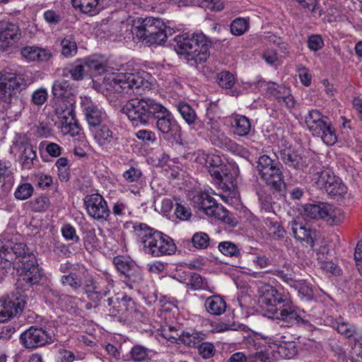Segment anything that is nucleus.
<instances>
[{
	"label": "nucleus",
	"mask_w": 362,
	"mask_h": 362,
	"mask_svg": "<svg viewBox=\"0 0 362 362\" xmlns=\"http://www.w3.org/2000/svg\"><path fill=\"white\" fill-rule=\"evenodd\" d=\"M83 59L89 75L96 76L105 72L103 86L107 90L130 96L133 93L143 94L150 90L152 86V83L150 81L151 76L146 71L136 73L107 71L106 59L99 54H93Z\"/></svg>",
	"instance_id": "obj_1"
},
{
	"label": "nucleus",
	"mask_w": 362,
	"mask_h": 362,
	"mask_svg": "<svg viewBox=\"0 0 362 362\" xmlns=\"http://www.w3.org/2000/svg\"><path fill=\"white\" fill-rule=\"evenodd\" d=\"M17 236L0 240V269H6L12 265L19 275L18 287L27 289L37 284L42 276L35 256L25 252V245L17 242Z\"/></svg>",
	"instance_id": "obj_2"
},
{
	"label": "nucleus",
	"mask_w": 362,
	"mask_h": 362,
	"mask_svg": "<svg viewBox=\"0 0 362 362\" xmlns=\"http://www.w3.org/2000/svg\"><path fill=\"white\" fill-rule=\"evenodd\" d=\"M258 302L270 319L284 322L288 326L304 322L305 313L294 305L290 297L269 284L258 288Z\"/></svg>",
	"instance_id": "obj_3"
},
{
	"label": "nucleus",
	"mask_w": 362,
	"mask_h": 362,
	"mask_svg": "<svg viewBox=\"0 0 362 362\" xmlns=\"http://www.w3.org/2000/svg\"><path fill=\"white\" fill-rule=\"evenodd\" d=\"M140 247L145 254L154 257L170 255L175 252L176 245L168 235L150 228L144 223L135 227Z\"/></svg>",
	"instance_id": "obj_4"
},
{
	"label": "nucleus",
	"mask_w": 362,
	"mask_h": 362,
	"mask_svg": "<svg viewBox=\"0 0 362 362\" xmlns=\"http://www.w3.org/2000/svg\"><path fill=\"white\" fill-rule=\"evenodd\" d=\"M160 25L162 21L158 18L149 17L142 19L130 16L121 24L120 37L127 42L132 40L146 43L149 35L153 34V27Z\"/></svg>",
	"instance_id": "obj_5"
},
{
	"label": "nucleus",
	"mask_w": 362,
	"mask_h": 362,
	"mask_svg": "<svg viewBox=\"0 0 362 362\" xmlns=\"http://www.w3.org/2000/svg\"><path fill=\"white\" fill-rule=\"evenodd\" d=\"M160 104L151 98L132 99L125 104L122 111L136 125H146L150 119L156 115Z\"/></svg>",
	"instance_id": "obj_6"
},
{
	"label": "nucleus",
	"mask_w": 362,
	"mask_h": 362,
	"mask_svg": "<svg viewBox=\"0 0 362 362\" xmlns=\"http://www.w3.org/2000/svg\"><path fill=\"white\" fill-rule=\"evenodd\" d=\"M25 86V81L22 74L8 71L0 72V101L11 104L13 100L18 112H20L23 107V103L16 95Z\"/></svg>",
	"instance_id": "obj_7"
},
{
	"label": "nucleus",
	"mask_w": 362,
	"mask_h": 362,
	"mask_svg": "<svg viewBox=\"0 0 362 362\" xmlns=\"http://www.w3.org/2000/svg\"><path fill=\"white\" fill-rule=\"evenodd\" d=\"M307 129L314 136L320 137L323 143L332 146L337 142L335 129L329 119L318 110H310L305 116Z\"/></svg>",
	"instance_id": "obj_8"
},
{
	"label": "nucleus",
	"mask_w": 362,
	"mask_h": 362,
	"mask_svg": "<svg viewBox=\"0 0 362 362\" xmlns=\"http://www.w3.org/2000/svg\"><path fill=\"white\" fill-rule=\"evenodd\" d=\"M244 89L247 91H262L275 97L281 105L291 109L294 107L296 101L291 93V90L284 86H278L272 82H267L264 80H258L256 82H246L244 83Z\"/></svg>",
	"instance_id": "obj_9"
},
{
	"label": "nucleus",
	"mask_w": 362,
	"mask_h": 362,
	"mask_svg": "<svg viewBox=\"0 0 362 362\" xmlns=\"http://www.w3.org/2000/svg\"><path fill=\"white\" fill-rule=\"evenodd\" d=\"M74 99H54V109L58 120L56 124L64 135L76 133L79 127L74 114Z\"/></svg>",
	"instance_id": "obj_10"
},
{
	"label": "nucleus",
	"mask_w": 362,
	"mask_h": 362,
	"mask_svg": "<svg viewBox=\"0 0 362 362\" xmlns=\"http://www.w3.org/2000/svg\"><path fill=\"white\" fill-rule=\"evenodd\" d=\"M303 216L306 219H323L331 225L341 223L344 218L343 211L329 204H307L303 208Z\"/></svg>",
	"instance_id": "obj_11"
},
{
	"label": "nucleus",
	"mask_w": 362,
	"mask_h": 362,
	"mask_svg": "<svg viewBox=\"0 0 362 362\" xmlns=\"http://www.w3.org/2000/svg\"><path fill=\"white\" fill-rule=\"evenodd\" d=\"M156 126L164 139L177 141L180 137V127L172 113L161 103L156 110Z\"/></svg>",
	"instance_id": "obj_12"
},
{
	"label": "nucleus",
	"mask_w": 362,
	"mask_h": 362,
	"mask_svg": "<svg viewBox=\"0 0 362 362\" xmlns=\"http://www.w3.org/2000/svg\"><path fill=\"white\" fill-rule=\"evenodd\" d=\"M291 336H286L281 334H276L275 336L269 338L267 343L271 349V353L269 349L265 350L266 355L269 357L272 354L274 358H281L289 359L295 356L297 352L295 343L291 340Z\"/></svg>",
	"instance_id": "obj_13"
},
{
	"label": "nucleus",
	"mask_w": 362,
	"mask_h": 362,
	"mask_svg": "<svg viewBox=\"0 0 362 362\" xmlns=\"http://www.w3.org/2000/svg\"><path fill=\"white\" fill-rule=\"evenodd\" d=\"M209 173L216 184L224 192L235 194L238 168L233 164L228 163L223 168L209 169Z\"/></svg>",
	"instance_id": "obj_14"
},
{
	"label": "nucleus",
	"mask_w": 362,
	"mask_h": 362,
	"mask_svg": "<svg viewBox=\"0 0 362 362\" xmlns=\"http://www.w3.org/2000/svg\"><path fill=\"white\" fill-rule=\"evenodd\" d=\"M257 168L259 175L267 184L275 188L280 187L283 175L278 162L263 155L259 158Z\"/></svg>",
	"instance_id": "obj_15"
},
{
	"label": "nucleus",
	"mask_w": 362,
	"mask_h": 362,
	"mask_svg": "<svg viewBox=\"0 0 362 362\" xmlns=\"http://www.w3.org/2000/svg\"><path fill=\"white\" fill-rule=\"evenodd\" d=\"M283 132L278 129L276 134L277 136L275 142L281 150V156L284 163L289 167H292L298 170H303L305 168L310 160L309 158L302 153L291 151L288 148V142L282 135Z\"/></svg>",
	"instance_id": "obj_16"
},
{
	"label": "nucleus",
	"mask_w": 362,
	"mask_h": 362,
	"mask_svg": "<svg viewBox=\"0 0 362 362\" xmlns=\"http://www.w3.org/2000/svg\"><path fill=\"white\" fill-rule=\"evenodd\" d=\"M209 56V42L201 31L192 33V39L186 59L196 63L205 62Z\"/></svg>",
	"instance_id": "obj_17"
},
{
	"label": "nucleus",
	"mask_w": 362,
	"mask_h": 362,
	"mask_svg": "<svg viewBox=\"0 0 362 362\" xmlns=\"http://www.w3.org/2000/svg\"><path fill=\"white\" fill-rule=\"evenodd\" d=\"M111 315H121L127 317L133 316L138 310V306L134 300L125 293H117L115 297L108 298Z\"/></svg>",
	"instance_id": "obj_18"
},
{
	"label": "nucleus",
	"mask_w": 362,
	"mask_h": 362,
	"mask_svg": "<svg viewBox=\"0 0 362 362\" xmlns=\"http://www.w3.org/2000/svg\"><path fill=\"white\" fill-rule=\"evenodd\" d=\"M10 152L19 160L23 168H31L36 153L30 143L24 139L18 138L11 146Z\"/></svg>",
	"instance_id": "obj_19"
},
{
	"label": "nucleus",
	"mask_w": 362,
	"mask_h": 362,
	"mask_svg": "<svg viewBox=\"0 0 362 362\" xmlns=\"http://www.w3.org/2000/svg\"><path fill=\"white\" fill-rule=\"evenodd\" d=\"M84 202L88 214L95 220L105 221L110 214L107 202L99 194L86 196Z\"/></svg>",
	"instance_id": "obj_20"
},
{
	"label": "nucleus",
	"mask_w": 362,
	"mask_h": 362,
	"mask_svg": "<svg viewBox=\"0 0 362 362\" xmlns=\"http://www.w3.org/2000/svg\"><path fill=\"white\" fill-rule=\"evenodd\" d=\"M21 342L27 349L42 346L52 341V337L42 328L30 327L21 334Z\"/></svg>",
	"instance_id": "obj_21"
},
{
	"label": "nucleus",
	"mask_w": 362,
	"mask_h": 362,
	"mask_svg": "<svg viewBox=\"0 0 362 362\" xmlns=\"http://www.w3.org/2000/svg\"><path fill=\"white\" fill-rule=\"evenodd\" d=\"M19 28L14 23L0 22V50L6 51L18 41Z\"/></svg>",
	"instance_id": "obj_22"
},
{
	"label": "nucleus",
	"mask_w": 362,
	"mask_h": 362,
	"mask_svg": "<svg viewBox=\"0 0 362 362\" xmlns=\"http://www.w3.org/2000/svg\"><path fill=\"white\" fill-rule=\"evenodd\" d=\"M93 134L95 143L106 151L111 149L117 143V132L107 125L95 127Z\"/></svg>",
	"instance_id": "obj_23"
},
{
	"label": "nucleus",
	"mask_w": 362,
	"mask_h": 362,
	"mask_svg": "<svg viewBox=\"0 0 362 362\" xmlns=\"http://www.w3.org/2000/svg\"><path fill=\"white\" fill-rule=\"evenodd\" d=\"M25 304V300L21 296L15 299L0 298V322H5L22 312Z\"/></svg>",
	"instance_id": "obj_24"
},
{
	"label": "nucleus",
	"mask_w": 362,
	"mask_h": 362,
	"mask_svg": "<svg viewBox=\"0 0 362 362\" xmlns=\"http://www.w3.org/2000/svg\"><path fill=\"white\" fill-rule=\"evenodd\" d=\"M81 105L88 124L93 127L100 124L105 117V113L91 100L90 98L86 95L81 96Z\"/></svg>",
	"instance_id": "obj_25"
},
{
	"label": "nucleus",
	"mask_w": 362,
	"mask_h": 362,
	"mask_svg": "<svg viewBox=\"0 0 362 362\" xmlns=\"http://www.w3.org/2000/svg\"><path fill=\"white\" fill-rule=\"evenodd\" d=\"M293 235L296 240L302 243L313 246L315 232L307 224H303L298 220L291 223Z\"/></svg>",
	"instance_id": "obj_26"
},
{
	"label": "nucleus",
	"mask_w": 362,
	"mask_h": 362,
	"mask_svg": "<svg viewBox=\"0 0 362 362\" xmlns=\"http://www.w3.org/2000/svg\"><path fill=\"white\" fill-rule=\"evenodd\" d=\"M22 57L27 62H47L52 57L50 50L37 46H25L21 49Z\"/></svg>",
	"instance_id": "obj_27"
},
{
	"label": "nucleus",
	"mask_w": 362,
	"mask_h": 362,
	"mask_svg": "<svg viewBox=\"0 0 362 362\" xmlns=\"http://www.w3.org/2000/svg\"><path fill=\"white\" fill-rule=\"evenodd\" d=\"M229 122L233 134L237 136H247L251 130L250 119L244 115L233 114L229 117Z\"/></svg>",
	"instance_id": "obj_28"
},
{
	"label": "nucleus",
	"mask_w": 362,
	"mask_h": 362,
	"mask_svg": "<svg viewBox=\"0 0 362 362\" xmlns=\"http://www.w3.org/2000/svg\"><path fill=\"white\" fill-rule=\"evenodd\" d=\"M177 109L185 121L191 127L192 129L199 130L201 122L197 120L195 111L189 105L186 103H179Z\"/></svg>",
	"instance_id": "obj_29"
},
{
	"label": "nucleus",
	"mask_w": 362,
	"mask_h": 362,
	"mask_svg": "<svg viewBox=\"0 0 362 362\" xmlns=\"http://www.w3.org/2000/svg\"><path fill=\"white\" fill-rule=\"evenodd\" d=\"M52 92L54 99H74L72 88L69 81L65 79L54 81L52 87Z\"/></svg>",
	"instance_id": "obj_30"
},
{
	"label": "nucleus",
	"mask_w": 362,
	"mask_h": 362,
	"mask_svg": "<svg viewBox=\"0 0 362 362\" xmlns=\"http://www.w3.org/2000/svg\"><path fill=\"white\" fill-rule=\"evenodd\" d=\"M204 307L207 313L213 315H221L226 310V303L224 299L218 295L208 297L204 302Z\"/></svg>",
	"instance_id": "obj_31"
},
{
	"label": "nucleus",
	"mask_w": 362,
	"mask_h": 362,
	"mask_svg": "<svg viewBox=\"0 0 362 362\" xmlns=\"http://www.w3.org/2000/svg\"><path fill=\"white\" fill-rule=\"evenodd\" d=\"M100 0H71L73 6L81 12L95 16L100 11Z\"/></svg>",
	"instance_id": "obj_32"
},
{
	"label": "nucleus",
	"mask_w": 362,
	"mask_h": 362,
	"mask_svg": "<svg viewBox=\"0 0 362 362\" xmlns=\"http://www.w3.org/2000/svg\"><path fill=\"white\" fill-rule=\"evenodd\" d=\"M78 131H76V133H68L67 135H70L74 138V154L79 157H84L86 155V149L88 148V143L80 127H78Z\"/></svg>",
	"instance_id": "obj_33"
},
{
	"label": "nucleus",
	"mask_w": 362,
	"mask_h": 362,
	"mask_svg": "<svg viewBox=\"0 0 362 362\" xmlns=\"http://www.w3.org/2000/svg\"><path fill=\"white\" fill-rule=\"evenodd\" d=\"M336 176L329 169H325L314 175L313 181L320 189H327L333 184Z\"/></svg>",
	"instance_id": "obj_34"
},
{
	"label": "nucleus",
	"mask_w": 362,
	"mask_h": 362,
	"mask_svg": "<svg viewBox=\"0 0 362 362\" xmlns=\"http://www.w3.org/2000/svg\"><path fill=\"white\" fill-rule=\"evenodd\" d=\"M172 33L173 29L165 26L162 22V25L153 27V34L149 35V39L146 41V44L161 45L167 40L168 35H171Z\"/></svg>",
	"instance_id": "obj_35"
},
{
	"label": "nucleus",
	"mask_w": 362,
	"mask_h": 362,
	"mask_svg": "<svg viewBox=\"0 0 362 362\" xmlns=\"http://www.w3.org/2000/svg\"><path fill=\"white\" fill-rule=\"evenodd\" d=\"M197 162L206 167L214 168H223L228 164H224L223 160L219 155L206 154L204 153H199L197 158Z\"/></svg>",
	"instance_id": "obj_36"
},
{
	"label": "nucleus",
	"mask_w": 362,
	"mask_h": 362,
	"mask_svg": "<svg viewBox=\"0 0 362 362\" xmlns=\"http://www.w3.org/2000/svg\"><path fill=\"white\" fill-rule=\"evenodd\" d=\"M291 286L298 291V296L302 300L309 301L314 297V290L312 285L305 281H298L291 284Z\"/></svg>",
	"instance_id": "obj_37"
},
{
	"label": "nucleus",
	"mask_w": 362,
	"mask_h": 362,
	"mask_svg": "<svg viewBox=\"0 0 362 362\" xmlns=\"http://www.w3.org/2000/svg\"><path fill=\"white\" fill-rule=\"evenodd\" d=\"M204 337L205 335L202 332L190 329L183 331L180 336V340L188 346L194 347L204 340Z\"/></svg>",
	"instance_id": "obj_38"
},
{
	"label": "nucleus",
	"mask_w": 362,
	"mask_h": 362,
	"mask_svg": "<svg viewBox=\"0 0 362 362\" xmlns=\"http://www.w3.org/2000/svg\"><path fill=\"white\" fill-rule=\"evenodd\" d=\"M192 39V33H183L175 37L177 46L175 50L178 54L185 55L187 57L188 52L190 47V43Z\"/></svg>",
	"instance_id": "obj_39"
},
{
	"label": "nucleus",
	"mask_w": 362,
	"mask_h": 362,
	"mask_svg": "<svg viewBox=\"0 0 362 362\" xmlns=\"http://www.w3.org/2000/svg\"><path fill=\"white\" fill-rule=\"evenodd\" d=\"M83 245L89 252H93L100 248L101 243L95 234V230H86L83 236Z\"/></svg>",
	"instance_id": "obj_40"
},
{
	"label": "nucleus",
	"mask_w": 362,
	"mask_h": 362,
	"mask_svg": "<svg viewBox=\"0 0 362 362\" xmlns=\"http://www.w3.org/2000/svg\"><path fill=\"white\" fill-rule=\"evenodd\" d=\"M204 213L209 217L223 222H228L229 220L228 211L221 204H218L216 202Z\"/></svg>",
	"instance_id": "obj_41"
},
{
	"label": "nucleus",
	"mask_w": 362,
	"mask_h": 362,
	"mask_svg": "<svg viewBox=\"0 0 362 362\" xmlns=\"http://www.w3.org/2000/svg\"><path fill=\"white\" fill-rule=\"evenodd\" d=\"M124 277L125 279L124 281L129 288H135L138 291H140L139 286L143 282V278L139 269H135L134 267L133 269L127 272Z\"/></svg>",
	"instance_id": "obj_42"
},
{
	"label": "nucleus",
	"mask_w": 362,
	"mask_h": 362,
	"mask_svg": "<svg viewBox=\"0 0 362 362\" xmlns=\"http://www.w3.org/2000/svg\"><path fill=\"white\" fill-rule=\"evenodd\" d=\"M62 54L66 57H71L76 54L78 47L74 37L66 36L61 42Z\"/></svg>",
	"instance_id": "obj_43"
},
{
	"label": "nucleus",
	"mask_w": 362,
	"mask_h": 362,
	"mask_svg": "<svg viewBox=\"0 0 362 362\" xmlns=\"http://www.w3.org/2000/svg\"><path fill=\"white\" fill-rule=\"evenodd\" d=\"M202 128L206 129V131H207V132H211V135L210 136L211 139L214 142H216L215 139H214V137L216 136H217L218 138L221 137V138H224L225 139H226V138H225L223 134L219 132V124L217 122V120H215V119H213L211 118H207L204 120V122H201V127H199V129Z\"/></svg>",
	"instance_id": "obj_44"
},
{
	"label": "nucleus",
	"mask_w": 362,
	"mask_h": 362,
	"mask_svg": "<svg viewBox=\"0 0 362 362\" xmlns=\"http://www.w3.org/2000/svg\"><path fill=\"white\" fill-rule=\"evenodd\" d=\"M220 252L227 257H238L240 255V249L233 242L223 241L218 245Z\"/></svg>",
	"instance_id": "obj_45"
},
{
	"label": "nucleus",
	"mask_w": 362,
	"mask_h": 362,
	"mask_svg": "<svg viewBox=\"0 0 362 362\" xmlns=\"http://www.w3.org/2000/svg\"><path fill=\"white\" fill-rule=\"evenodd\" d=\"M215 199L207 192H201L194 197V202L196 206L203 212L210 208L214 202Z\"/></svg>",
	"instance_id": "obj_46"
},
{
	"label": "nucleus",
	"mask_w": 362,
	"mask_h": 362,
	"mask_svg": "<svg viewBox=\"0 0 362 362\" xmlns=\"http://www.w3.org/2000/svg\"><path fill=\"white\" fill-rule=\"evenodd\" d=\"M249 28V21L244 18H237L230 23V29L232 35L240 36Z\"/></svg>",
	"instance_id": "obj_47"
},
{
	"label": "nucleus",
	"mask_w": 362,
	"mask_h": 362,
	"mask_svg": "<svg viewBox=\"0 0 362 362\" xmlns=\"http://www.w3.org/2000/svg\"><path fill=\"white\" fill-rule=\"evenodd\" d=\"M175 161L170 158L169 156L163 153L158 157V165L163 168L165 171L170 170V176L176 177L177 175V167L175 165Z\"/></svg>",
	"instance_id": "obj_48"
},
{
	"label": "nucleus",
	"mask_w": 362,
	"mask_h": 362,
	"mask_svg": "<svg viewBox=\"0 0 362 362\" xmlns=\"http://www.w3.org/2000/svg\"><path fill=\"white\" fill-rule=\"evenodd\" d=\"M112 214L117 217L126 218L131 214V209L124 199H119L113 204Z\"/></svg>",
	"instance_id": "obj_49"
},
{
	"label": "nucleus",
	"mask_w": 362,
	"mask_h": 362,
	"mask_svg": "<svg viewBox=\"0 0 362 362\" xmlns=\"http://www.w3.org/2000/svg\"><path fill=\"white\" fill-rule=\"evenodd\" d=\"M81 303V301L78 298L66 295H62L59 308L62 310H66L68 312L74 313Z\"/></svg>",
	"instance_id": "obj_50"
},
{
	"label": "nucleus",
	"mask_w": 362,
	"mask_h": 362,
	"mask_svg": "<svg viewBox=\"0 0 362 362\" xmlns=\"http://www.w3.org/2000/svg\"><path fill=\"white\" fill-rule=\"evenodd\" d=\"M70 74L72 78L77 81L81 80L86 74H88L84 59L76 62L70 69Z\"/></svg>",
	"instance_id": "obj_51"
},
{
	"label": "nucleus",
	"mask_w": 362,
	"mask_h": 362,
	"mask_svg": "<svg viewBox=\"0 0 362 362\" xmlns=\"http://www.w3.org/2000/svg\"><path fill=\"white\" fill-rule=\"evenodd\" d=\"M347 192V187L342 182L341 180L335 177L333 184L327 189V193L332 197L344 196Z\"/></svg>",
	"instance_id": "obj_52"
},
{
	"label": "nucleus",
	"mask_w": 362,
	"mask_h": 362,
	"mask_svg": "<svg viewBox=\"0 0 362 362\" xmlns=\"http://www.w3.org/2000/svg\"><path fill=\"white\" fill-rule=\"evenodd\" d=\"M157 334L171 342L180 339V336L181 335L177 329L171 326H163L157 330Z\"/></svg>",
	"instance_id": "obj_53"
},
{
	"label": "nucleus",
	"mask_w": 362,
	"mask_h": 362,
	"mask_svg": "<svg viewBox=\"0 0 362 362\" xmlns=\"http://www.w3.org/2000/svg\"><path fill=\"white\" fill-rule=\"evenodd\" d=\"M209 241L210 238L208 234L204 232L195 233L192 238L194 247L199 250L207 248L209 245Z\"/></svg>",
	"instance_id": "obj_54"
},
{
	"label": "nucleus",
	"mask_w": 362,
	"mask_h": 362,
	"mask_svg": "<svg viewBox=\"0 0 362 362\" xmlns=\"http://www.w3.org/2000/svg\"><path fill=\"white\" fill-rule=\"evenodd\" d=\"M218 85L223 88H230L235 82L234 76L229 71H222L217 76Z\"/></svg>",
	"instance_id": "obj_55"
},
{
	"label": "nucleus",
	"mask_w": 362,
	"mask_h": 362,
	"mask_svg": "<svg viewBox=\"0 0 362 362\" xmlns=\"http://www.w3.org/2000/svg\"><path fill=\"white\" fill-rule=\"evenodd\" d=\"M43 18L50 26L56 25L62 21V14L59 10L52 8L44 12Z\"/></svg>",
	"instance_id": "obj_56"
},
{
	"label": "nucleus",
	"mask_w": 362,
	"mask_h": 362,
	"mask_svg": "<svg viewBox=\"0 0 362 362\" xmlns=\"http://www.w3.org/2000/svg\"><path fill=\"white\" fill-rule=\"evenodd\" d=\"M267 225L268 226V233L273 238L278 239L284 236L286 231L279 222L269 221Z\"/></svg>",
	"instance_id": "obj_57"
},
{
	"label": "nucleus",
	"mask_w": 362,
	"mask_h": 362,
	"mask_svg": "<svg viewBox=\"0 0 362 362\" xmlns=\"http://www.w3.org/2000/svg\"><path fill=\"white\" fill-rule=\"evenodd\" d=\"M33 187L30 183H24L18 187L15 192V197L20 200H25L32 196Z\"/></svg>",
	"instance_id": "obj_58"
},
{
	"label": "nucleus",
	"mask_w": 362,
	"mask_h": 362,
	"mask_svg": "<svg viewBox=\"0 0 362 362\" xmlns=\"http://www.w3.org/2000/svg\"><path fill=\"white\" fill-rule=\"evenodd\" d=\"M44 297L47 303L60 307L62 295H59L57 291L52 288H46L44 292Z\"/></svg>",
	"instance_id": "obj_59"
},
{
	"label": "nucleus",
	"mask_w": 362,
	"mask_h": 362,
	"mask_svg": "<svg viewBox=\"0 0 362 362\" xmlns=\"http://www.w3.org/2000/svg\"><path fill=\"white\" fill-rule=\"evenodd\" d=\"M114 263L117 270L124 276L127 272L136 267L134 263L130 262L122 257L115 258Z\"/></svg>",
	"instance_id": "obj_60"
},
{
	"label": "nucleus",
	"mask_w": 362,
	"mask_h": 362,
	"mask_svg": "<svg viewBox=\"0 0 362 362\" xmlns=\"http://www.w3.org/2000/svg\"><path fill=\"white\" fill-rule=\"evenodd\" d=\"M48 98V91L45 88L36 89L32 94L31 100L36 105H42Z\"/></svg>",
	"instance_id": "obj_61"
},
{
	"label": "nucleus",
	"mask_w": 362,
	"mask_h": 362,
	"mask_svg": "<svg viewBox=\"0 0 362 362\" xmlns=\"http://www.w3.org/2000/svg\"><path fill=\"white\" fill-rule=\"evenodd\" d=\"M131 356L134 361L141 362L148 358V354L144 346H135L132 349Z\"/></svg>",
	"instance_id": "obj_62"
},
{
	"label": "nucleus",
	"mask_w": 362,
	"mask_h": 362,
	"mask_svg": "<svg viewBox=\"0 0 362 362\" xmlns=\"http://www.w3.org/2000/svg\"><path fill=\"white\" fill-rule=\"evenodd\" d=\"M61 233L66 240L78 242L80 240L75 228L70 224L64 225L61 228Z\"/></svg>",
	"instance_id": "obj_63"
},
{
	"label": "nucleus",
	"mask_w": 362,
	"mask_h": 362,
	"mask_svg": "<svg viewBox=\"0 0 362 362\" xmlns=\"http://www.w3.org/2000/svg\"><path fill=\"white\" fill-rule=\"evenodd\" d=\"M141 177V172L139 169L130 168L123 173L124 179L130 183H137Z\"/></svg>",
	"instance_id": "obj_64"
}]
</instances>
